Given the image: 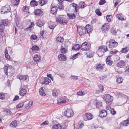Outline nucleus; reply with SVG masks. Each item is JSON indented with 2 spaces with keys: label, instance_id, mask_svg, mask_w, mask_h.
Listing matches in <instances>:
<instances>
[{
  "label": "nucleus",
  "instance_id": "obj_1",
  "mask_svg": "<svg viewBox=\"0 0 129 129\" xmlns=\"http://www.w3.org/2000/svg\"><path fill=\"white\" fill-rule=\"evenodd\" d=\"M108 43V47L110 49H113L116 47L118 45V43L114 40L110 39L107 42L106 44Z\"/></svg>",
  "mask_w": 129,
  "mask_h": 129
},
{
  "label": "nucleus",
  "instance_id": "obj_2",
  "mask_svg": "<svg viewBox=\"0 0 129 129\" xmlns=\"http://www.w3.org/2000/svg\"><path fill=\"white\" fill-rule=\"evenodd\" d=\"M41 57L38 54L35 55L33 58V61H30V64L32 65H35L37 64L41 61Z\"/></svg>",
  "mask_w": 129,
  "mask_h": 129
},
{
  "label": "nucleus",
  "instance_id": "obj_3",
  "mask_svg": "<svg viewBox=\"0 0 129 129\" xmlns=\"http://www.w3.org/2000/svg\"><path fill=\"white\" fill-rule=\"evenodd\" d=\"M57 22L61 24H66L68 22L67 19L64 17L61 16L57 17L56 19Z\"/></svg>",
  "mask_w": 129,
  "mask_h": 129
},
{
  "label": "nucleus",
  "instance_id": "obj_4",
  "mask_svg": "<svg viewBox=\"0 0 129 129\" xmlns=\"http://www.w3.org/2000/svg\"><path fill=\"white\" fill-rule=\"evenodd\" d=\"M106 103L107 105L109 106L112 103L113 98V96L109 94H107L104 97Z\"/></svg>",
  "mask_w": 129,
  "mask_h": 129
},
{
  "label": "nucleus",
  "instance_id": "obj_5",
  "mask_svg": "<svg viewBox=\"0 0 129 129\" xmlns=\"http://www.w3.org/2000/svg\"><path fill=\"white\" fill-rule=\"evenodd\" d=\"M77 30L78 33L80 36L84 35L86 33L85 28L84 27L78 26Z\"/></svg>",
  "mask_w": 129,
  "mask_h": 129
},
{
  "label": "nucleus",
  "instance_id": "obj_6",
  "mask_svg": "<svg viewBox=\"0 0 129 129\" xmlns=\"http://www.w3.org/2000/svg\"><path fill=\"white\" fill-rule=\"evenodd\" d=\"M10 7L9 5H6L3 7L1 8V12L2 14H6L10 12Z\"/></svg>",
  "mask_w": 129,
  "mask_h": 129
},
{
  "label": "nucleus",
  "instance_id": "obj_7",
  "mask_svg": "<svg viewBox=\"0 0 129 129\" xmlns=\"http://www.w3.org/2000/svg\"><path fill=\"white\" fill-rule=\"evenodd\" d=\"M81 49L83 51L89 50L90 48L89 45L87 44L86 42L83 43L80 46Z\"/></svg>",
  "mask_w": 129,
  "mask_h": 129
},
{
  "label": "nucleus",
  "instance_id": "obj_8",
  "mask_svg": "<svg viewBox=\"0 0 129 129\" xmlns=\"http://www.w3.org/2000/svg\"><path fill=\"white\" fill-rule=\"evenodd\" d=\"M64 115L67 117H71L73 116V112L71 109H68L65 112Z\"/></svg>",
  "mask_w": 129,
  "mask_h": 129
},
{
  "label": "nucleus",
  "instance_id": "obj_9",
  "mask_svg": "<svg viewBox=\"0 0 129 129\" xmlns=\"http://www.w3.org/2000/svg\"><path fill=\"white\" fill-rule=\"evenodd\" d=\"M94 104H95L96 108L98 109H100L102 108L103 107L102 104V102L99 100H95L94 101Z\"/></svg>",
  "mask_w": 129,
  "mask_h": 129
},
{
  "label": "nucleus",
  "instance_id": "obj_10",
  "mask_svg": "<svg viewBox=\"0 0 129 129\" xmlns=\"http://www.w3.org/2000/svg\"><path fill=\"white\" fill-rule=\"evenodd\" d=\"M110 25L109 23H107L103 25L101 29L105 32L108 31V29L110 27Z\"/></svg>",
  "mask_w": 129,
  "mask_h": 129
},
{
  "label": "nucleus",
  "instance_id": "obj_11",
  "mask_svg": "<svg viewBox=\"0 0 129 129\" xmlns=\"http://www.w3.org/2000/svg\"><path fill=\"white\" fill-rule=\"evenodd\" d=\"M28 76L27 75H20L17 76V78L19 79L21 81H25L28 78Z\"/></svg>",
  "mask_w": 129,
  "mask_h": 129
},
{
  "label": "nucleus",
  "instance_id": "obj_12",
  "mask_svg": "<svg viewBox=\"0 0 129 129\" xmlns=\"http://www.w3.org/2000/svg\"><path fill=\"white\" fill-rule=\"evenodd\" d=\"M107 115V111L105 110H102L99 112V116L101 118H103L106 116Z\"/></svg>",
  "mask_w": 129,
  "mask_h": 129
},
{
  "label": "nucleus",
  "instance_id": "obj_13",
  "mask_svg": "<svg viewBox=\"0 0 129 129\" xmlns=\"http://www.w3.org/2000/svg\"><path fill=\"white\" fill-rule=\"evenodd\" d=\"M111 56H108L106 59V64L109 66H111L113 63V62L110 60Z\"/></svg>",
  "mask_w": 129,
  "mask_h": 129
},
{
  "label": "nucleus",
  "instance_id": "obj_14",
  "mask_svg": "<svg viewBox=\"0 0 129 129\" xmlns=\"http://www.w3.org/2000/svg\"><path fill=\"white\" fill-rule=\"evenodd\" d=\"M126 64L125 62L123 60H121L117 63V66L120 68H123L125 66Z\"/></svg>",
  "mask_w": 129,
  "mask_h": 129
},
{
  "label": "nucleus",
  "instance_id": "obj_15",
  "mask_svg": "<svg viewBox=\"0 0 129 129\" xmlns=\"http://www.w3.org/2000/svg\"><path fill=\"white\" fill-rule=\"evenodd\" d=\"M66 101L65 98L61 97L57 100V103L59 105H60L63 103H66Z\"/></svg>",
  "mask_w": 129,
  "mask_h": 129
},
{
  "label": "nucleus",
  "instance_id": "obj_16",
  "mask_svg": "<svg viewBox=\"0 0 129 129\" xmlns=\"http://www.w3.org/2000/svg\"><path fill=\"white\" fill-rule=\"evenodd\" d=\"M34 13L36 15L40 16L43 15V11L40 9H37L34 11Z\"/></svg>",
  "mask_w": 129,
  "mask_h": 129
},
{
  "label": "nucleus",
  "instance_id": "obj_17",
  "mask_svg": "<svg viewBox=\"0 0 129 129\" xmlns=\"http://www.w3.org/2000/svg\"><path fill=\"white\" fill-rule=\"evenodd\" d=\"M57 11V8L55 6H53L51 8L50 12L52 14L56 15Z\"/></svg>",
  "mask_w": 129,
  "mask_h": 129
},
{
  "label": "nucleus",
  "instance_id": "obj_18",
  "mask_svg": "<svg viewBox=\"0 0 129 129\" xmlns=\"http://www.w3.org/2000/svg\"><path fill=\"white\" fill-rule=\"evenodd\" d=\"M67 47H65V44L64 45V46L63 45H62L60 49L61 52L63 54H65L67 52Z\"/></svg>",
  "mask_w": 129,
  "mask_h": 129
},
{
  "label": "nucleus",
  "instance_id": "obj_19",
  "mask_svg": "<svg viewBox=\"0 0 129 129\" xmlns=\"http://www.w3.org/2000/svg\"><path fill=\"white\" fill-rule=\"evenodd\" d=\"M58 57L60 61H65L66 60V56L63 54H61L59 55Z\"/></svg>",
  "mask_w": 129,
  "mask_h": 129
},
{
  "label": "nucleus",
  "instance_id": "obj_20",
  "mask_svg": "<svg viewBox=\"0 0 129 129\" xmlns=\"http://www.w3.org/2000/svg\"><path fill=\"white\" fill-rule=\"evenodd\" d=\"M0 23L2 24L5 27V26H7L9 22L8 19H6L1 20V21Z\"/></svg>",
  "mask_w": 129,
  "mask_h": 129
},
{
  "label": "nucleus",
  "instance_id": "obj_21",
  "mask_svg": "<svg viewBox=\"0 0 129 129\" xmlns=\"http://www.w3.org/2000/svg\"><path fill=\"white\" fill-rule=\"evenodd\" d=\"M67 15L70 19H75L76 17V15L74 13H67Z\"/></svg>",
  "mask_w": 129,
  "mask_h": 129
},
{
  "label": "nucleus",
  "instance_id": "obj_22",
  "mask_svg": "<svg viewBox=\"0 0 129 129\" xmlns=\"http://www.w3.org/2000/svg\"><path fill=\"white\" fill-rule=\"evenodd\" d=\"M27 94V91L26 90L23 88L21 89L20 90L19 94L20 95L23 96Z\"/></svg>",
  "mask_w": 129,
  "mask_h": 129
},
{
  "label": "nucleus",
  "instance_id": "obj_23",
  "mask_svg": "<svg viewBox=\"0 0 129 129\" xmlns=\"http://www.w3.org/2000/svg\"><path fill=\"white\" fill-rule=\"evenodd\" d=\"M9 67L10 66L7 64L6 65L4 66V67L3 68V69L4 70L5 73L7 75H8V73L9 70V68H10V67Z\"/></svg>",
  "mask_w": 129,
  "mask_h": 129
},
{
  "label": "nucleus",
  "instance_id": "obj_24",
  "mask_svg": "<svg viewBox=\"0 0 129 129\" xmlns=\"http://www.w3.org/2000/svg\"><path fill=\"white\" fill-rule=\"evenodd\" d=\"M51 82L50 79L46 78H44L43 82L42 83L43 84H48L49 83Z\"/></svg>",
  "mask_w": 129,
  "mask_h": 129
},
{
  "label": "nucleus",
  "instance_id": "obj_25",
  "mask_svg": "<svg viewBox=\"0 0 129 129\" xmlns=\"http://www.w3.org/2000/svg\"><path fill=\"white\" fill-rule=\"evenodd\" d=\"M36 24L37 26L40 27H42L44 24V22L40 20L37 21Z\"/></svg>",
  "mask_w": 129,
  "mask_h": 129
},
{
  "label": "nucleus",
  "instance_id": "obj_26",
  "mask_svg": "<svg viewBox=\"0 0 129 129\" xmlns=\"http://www.w3.org/2000/svg\"><path fill=\"white\" fill-rule=\"evenodd\" d=\"M85 115L88 120H90L93 118V116L91 113H86L85 114Z\"/></svg>",
  "mask_w": 129,
  "mask_h": 129
},
{
  "label": "nucleus",
  "instance_id": "obj_27",
  "mask_svg": "<svg viewBox=\"0 0 129 129\" xmlns=\"http://www.w3.org/2000/svg\"><path fill=\"white\" fill-rule=\"evenodd\" d=\"M61 125L59 124H57L53 125L52 127V129H62Z\"/></svg>",
  "mask_w": 129,
  "mask_h": 129
},
{
  "label": "nucleus",
  "instance_id": "obj_28",
  "mask_svg": "<svg viewBox=\"0 0 129 129\" xmlns=\"http://www.w3.org/2000/svg\"><path fill=\"white\" fill-rule=\"evenodd\" d=\"M116 17L119 20L121 21H123L124 20V18L123 17V15L122 14H117L116 15Z\"/></svg>",
  "mask_w": 129,
  "mask_h": 129
},
{
  "label": "nucleus",
  "instance_id": "obj_29",
  "mask_svg": "<svg viewBox=\"0 0 129 129\" xmlns=\"http://www.w3.org/2000/svg\"><path fill=\"white\" fill-rule=\"evenodd\" d=\"M30 4L32 7H34L37 6L38 3L36 0H32L31 1Z\"/></svg>",
  "mask_w": 129,
  "mask_h": 129
},
{
  "label": "nucleus",
  "instance_id": "obj_30",
  "mask_svg": "<svg viewBox=\"0 0 129 129\" xmlns=\"http://www.w3.org/2000/svg\"><path fill=\"white\" fill-rule=\"evenodd\" d=\"M17 125V121L16 120H14L12 121L10 125V127H16Z\"/></svg>",
  "mask_w": 129,
  "mask_h": 129
},
{
  "label": "nucleus",
  "instance_id": "obj_31",
  "mask_svg": "<svg viewBox=\"0 0 129 129\" xmlns=\"http://www.w3.org/2000/svg\"><path fill=\"white\" fill-rule=\"evenodd\" d=\"M80 45L79 44H76L73 46L72 47L73 50H78L80 48Z\"/></svg>",
  "mask_w": 129,
  "mask_h": 129
},
{
  "label": "nucleus",
  "instance_id": "obj_32",
  "mask_svg": "<svg viewBox=\"0 0 129 129\" xmlns=\"http://www.w3.org/2000/svg\"><path fill=\"white\" fill-rule=\"evenodd\" d=\"M121 124L123 126H127L129 124V119H128L127 120L124 121L122 122Z\"/></svg>",
  "mask_w": 129,
  "mask_h": 129
},
{
  "label": "nucleus",
  "instance_id": "obj_33",
  "mask_svg": "<svg viewBox=\"0 0 129 129\" xmlns=\"http://www.w3.org/2000/svg\"><path fill=\"white\" fill-rule=\"evenodd\" d=\"M98 90L96 92H98L99 93H100L102 92L104 90V87L103 86L101 85H98Z\"/></svg>",
  "mask_w": 129,
  "mask_h": 129
},
{
  "label": "nucleus",
  "instance_id": "obj_34",
  "mask_svg": "<svg viewBox=\"0 0 129 129\" xmlns=\"http://www.w3.org/2000/svg\"><path fill=\"white\" fill-rule=\"evenodd\" d=\"M129 50L128 48L126 47L125 48H122L120 51V52L122 53H126L129 51Z\"/></svg>",
  "mask_w": 129,
  "mask_h": 129
},
{
  "label": "nucleus",
  "instance_id": "obj_35",
  "mask_svg": "<svg viewBox=\"0 0 129 129\" xmlns=\"http://www.w3.org/2000/svg\"><path fill=\"white\" fill-rule=\"evenodd\" d=\"M123 81V78L121 77H120V76H118L117 77L116 81L118 83H121Z\"/></svg>",
  "mask_w": 129,
  "mask_h": 129
},
{
  "label": "nucleus",
  "instance_id": "obj_36",
  "mask_svg": "<svg viewBox=\"0 0 129 129\" xmlns=\"http://www.w3.org/2000/svg\"><path fill=\"white\" fill-rule=\"evenodd\" d=\"M5 58L9 60L10 59V57L8 54V50L7 49H5Z\"/></svg>",
  "mask_w": 129,
  "mask_h": 129
},
{
  "label": "nucleus",
  "instance_id": "obj_37",
  "mask_svg": "<svg viewBox=\"0 0 129 129\" xmlns=\"http://www.w3.org/2000/svg\"><path fill=\"white\" fill-rule=\"evenodd\" d=\"M33 101H29V102L28 103L26 106H25V108L27 109H29L33 105Z\"/></svg>",
  "mask_w": 129,
  "mask_h": 129
},
{
  "label": "nucleus",
  "instance_id": "obj_38",
  "mask_svg": "<svg viewBox=\"0 0 129 129\" xmlns=\"http://www.w3.org/2000/svg\"><path fill=\"white\" fill-rule=\"evenodd\" d=\"M85 4L84 2H80L78 6L79 8H82L86 6H85Z\"/></svg>",
  "mask_w": 129,
  "mask_h": 129
},
{
  "label": "nucleus",
  "instance_id": "obj_39",
  "mask_svg": "<svg viewBox=\"0 0 129 129\" xmlns=\"http://www.w3.org/2000/svg\"><path fill=\"white\" fill-rule=\"evenodd\" d=\"M39 92L40 94L42 96H45L46 94L43 89V88L41 87L40 89Z\"/></svg>",
  "mask_w": 129,
  "mask_h": 129
},
{
  "label": "nucleus",
  "instance_id": "obj_40",
  "mask_svg": "<svg viewBox=\"0 0 129 129\" xmlns=\"http://www.w3.org/2000/svg\"><path fill=\"white\" fill-rule=\"evenodd\" d=\"M58 9H64V6L62 3H58L57 4Z\"/></svg>",
  "mask_w": 129,
  "mask_h": 129
},
{
  "label": "nucleus",
  "instance_id": "obj_41",
  "mask_svg": "<svg viewBox=\"0 0 129 129\" xmlns=\"http://www.w3.org/2000/svg\"><path fill=\"white\" fill-rule=\"evenodd\" d=\"M39 3L40 5L42 6L47 3V1L45 0H39Z\"/></svg>",
  "mask_w": 129,
  "mask_h": 129
},
{
  "label": "nucleus",
  "instance_id": "obj_42",
  "mask_svg": "<svg viewBox=\"0 0 129 129\" xmlns=\"http://www.w3.org/2000/svg\"><path fill=\"white\" fill-rule=\"evenodd\" d=\"M31 49L33 51L34 50L38 51L40 49L38 46L37 45H34L32 47Z\"/></svg>",
  "mask_w": 129,
  "mask_h": 129
},
{
  "label": "nucleus",
  "instance_id": "obj_43",
  "mask_svg": "<svg viewBox=\"0 0 129 129\" xmlns=\"http://www.w3.org/2000/svg\"><path fill=\"white\" fill-rule=\"evenodd\" d=\"M56 26L55 23L52 22L51 24L49 26V27L50 29H53Z\"/></svg>",
  "mask_w": 129,
  "mask_h": 129
},
{
  "label": "nucleus",
  "instance_id": "obj_44",
  "mask_svg": "<svg viewBox=\"0 0 129 129\" xmlns=\"http://www.w3.org/2000/svg\"><path fill=\"white\" fill-rule=\"evenodd\" d=\"M85 30L86 31V33H87L88 34H89L91 32V29L89 25V26H88V27H87V26H86Z\"/></svg>",
  "mask_w": 129,
  "mask_h": 129
},
{
  "label": "nucleus",
  "instance_id": "obj_45",
  "mask_svg": "<svg viewBox=\"0 0 129 129\" xmlns=\"http://www.w3.org/2000/svg\"><path fill=\"white\" fill-rule=\"evenodd\" d=\"M112 15H107L106 17V19L107 21L108 22H110L111 20V19L112 18Z\"/></svg>",
  "mask_w": 129,
  "mask_h": 129
},
{
  "label": "nucleus",
  "instance_id": "obj_46",
  "mask_svg": "<svg viewBox=\"0 0 129 129\" xmlns=\"http://www.w3.org/2000/svg\"><path fill=\"white\" fill-rule=\"evenodd\" d=\"M56 40L58 41L61 43H62L64 41V39L62 37H59L57 38Z\"/></svg>",
  "mask_w": 129,
  "mask_h": 129
},
{
  "label": "nucleus",
  "instance_id": "obj_47",
  "mask_svg": "<svg viewBox=\"0 0 129 129\" xmlns=\"http://www.w3.org/2000/svg\"><path fill=\"white\" fill-rule=\"evenodd\" d=\"M3 112H6L7 113V114H8V113H9V115H11L12 114V112L10 110L8 109H4L3 111Z\"/></svg>",
  "mask_w": 129,
  "mask_h": 129
},
{
  "label": "nucleus",
  "instance_id": "obj_48",
  "mask_svg": "<svg viewBox=\"0 0 129 129\" xmlns=\"http://www.w3.org/2000/svg\"><path fill=\"white\" fill-rule=\"evenodd\" d=\"M103 66L101 64H99L97 65L96 66V69L100 71L103 68Z\"/></svg>",
  "mask_w": 129,
  "mask_h": 129
},
{
  "label": "nucleus",
  "instance_id": "obj_49",
  "mask_svg": "<svg viewBox=\"0 0 129 129\" xmlns=\"http://www.w3.org/2000/svg\"><path fill=\"white\" fill-rule=\"evenodd\" d=\"M111 31L112 34L113 35H116L117 32L116 31V28L113 27H112Z\"/></svg>",
  "mask_w": 129,
  "mask_h": 129
},
{
  "label": "nucleus",
  "instance_id": "obj_50",
  "mask_svg": "<svg viewBox=\"0 0 129 129\" xmlns=\"http://www.w3.org/2000/svg\"><path fill=\"white\" fill-rule=\"evenodd\" d=\"M14 70L12 68H9L8 73H10L11 75L13 74H14Z\"/></svg>",
  "mask_w": 129,
  "mask_h": 129
},
{
  "label": "nucleus",
  "instance_id": "obj_51",
  "mask_svg": "<svg viewBox=\"0 0 129 129\" xmlns=\"http://www.w3.org/2000/svg\"><path fill=\"white\" fill-rule=\"evenodd\" d=\"M104 49H103V46H100L98 49L97 51L102 52H104Z\"/></svg>",
  "mask_w": 129,
  "mask_h": 129
},
{
  "label": "nucleus",
  "instance_id": "obj_52",
  "mask_svg": "<svg viewBox=\"0 0 129 129\" xmlns=\"http://www.w3.org/2000/svg\"><path fill=\"white\" fill-rule=\"evenodd\" d=\"M77 94L78 95L83 96L85 94V93L84 92L79 91L77 92Z\"/></svg>",
  "mask_w": 129,
  "mask_h": 129
},
{
  "label": "nucleus",
  "instance_id": "obj_53",
  "mask_svg": "<svg viewBox=\"0 0 129 129\" xmlns=\"http://www.w3.org/2000/svg\"><path fill=\"white\" fill-rule=\"evenodd\" d=\"M95 12L96 14L98 16H100L102 15L100 11L98 9L96 10L95 11Z\"/></svg>",
  "mask_w": 129,
  "mask_h": 129
},
{
  "label": "nucleus",
  "instance_id": "obj_54",
  "mask_svg": "<svg viewBox=\"0 0 129 129\" xmlns=\"http://www.w3.org/2000/svg\"><path fill=\"white\" fill-rule=\"evenodd\" d=\"M24 105V102H22L18 104L17 106V107L18 108H20L22 107Z\"/></svg>",
  "mask_w": 129,
  "mask_h": 129
},
{
  "label": "nucleus",
  "instance_id": "obj_55",
  "mask_svg": "<svg viewBox=\"0 0 129 129\" xmlns=\"http://www.w3.org/2000/svg\"><path fill=\"white\" fill-rule=\"evenodd\" d=\"M96 53L99 56L101 57L103 55L104 52H102L97 51Z\"/></svg>",
  "mask_w": 129,
  "mask_h": 129
},
{
  "label": "nucleus",
  "instance_id": "obj_56",
  "mask_svg": "<svg viewBox=\"0 0 129 129\" xmlns=\"http://www.w3.org/2000/svg\"><path fill=\"white\" fill-rule=\"evenodd\" d=\"M80 54L81 53H78L77 54H75L72 57V59H75L77 58L78 56V55H80Z\"/></svg>",
  "mask_w": 129,
  "mask_h": 129
},
{
  "label": "nucleus",
  "instance_id": "obj_57",
  "mask_svg": "<svg viewBox=\"0 0 129 129\" xmlns=\"http://www.w3.org/2000/svg\"><path fill=\"white\" fill-rule=\"evenodd\" d=\"M118 52V51L116 49L115 50H114L111 51L110 53L111 54L114 55L116 54Z\"/></svg>",
  "mask_w": 129,
  "mask_h": 129
},
{
  "label": "nucleus",
  "instance_id": "obj_58",
  "mask_svg": "<svg viewBox=\"0 0 129 129\" xmlns=\"http://www.w3.org/2000/svg\"><path fill=\"white\" fill-rule=\"evenodd\" d=\"M105 0H100L99 2V5H101L106 3Z\"/></svg>",
  "mask_w": 129,
  "mask_h": 129
},
{
  "label": "nucleus",
  "instance_id": "obj_59",
  "mask_svg": "<svg viewBox=\"0 0 129 129\" xmlns=\"http://www.w3.org/2000/svg\"><path fill=\"white\" fill-rule=\"evenodd\" d=\"M110 113L112 115H114L116 114V111L114 109H112L110 110Z\"/></svg>",
  "mask_w": 129,
  "mask_h": 129
},
{
  "label": "nucleus",
  "instance_id": "obj_60",
  "mask_svg": "<svg viewBox=\"0 0 129 129\" xmlns=\"http://www.w3.org/2000/svg\"><path fill=\"white\" fill-rule=\"evenodd\" d=\"M31 39L33 40H36L37 39V36L35 35H32L30 37Z\"/></svg>",
  "mask_w": 129,
  "mask_h": 129
},
{
  "label": "nucleus",
  "instance_id": "obj_61",
  "mask_svg": "<svg viewBox=\"0 0 129 129\" xmlns=\"http://www.w3.org/2000/svg\"><path fill=\"white\" fill-rule=\"evenodd\" d=\"M87 57L89 58L92 57L93 56V54L91 53H88L87 54Z\"/></svg>",
  "mask_w": 129,
  "mask_h": 129
},
{
  "label": "nucleus",
  "instance_id": "obj_62",
  "mask_svg": "<svg viewBox=\"0 0 129 129\" xmlns=\"http://www.w3.org/2000/svg\"><path fill=\"white\" fill-rule=\"evenodd\" d=\"M4 28V26L0 23V31H3Z\"/></svg>",
  "mask_w": 129,
  "mask_h": 129
},
{
  "label": "nucleus",
  "instance_id": "obj_63",
  "mask_svg": "<svg viewBox=\"0 0 129 129\" xmlns=\"http://www.w3.org/2000/svg\"><path fill=\"white\" fill-rule=\"evenodd\" d=\"M71 79L73 80H77L78 79V76H74L73 75H71Z\"/></svg>",
  "mask_w": 129,
  "mask_h": 129
},
{
  "label": "nucleus",
  "instance_id": "obj_64",
  "mask_svg": "<svg viewBox=\"0 0 129 129\" xmlns=\"http://www.w3.org/2000/svg\"><path fill=\"white\" fill-rule=\"evenodd\" d=\"M23 10L24 11H27V10H28V7L26 6H24L23 8Z\"/></svg>",
  "mask_w": 129,
  "mask_h": 129
}]
</instances>
